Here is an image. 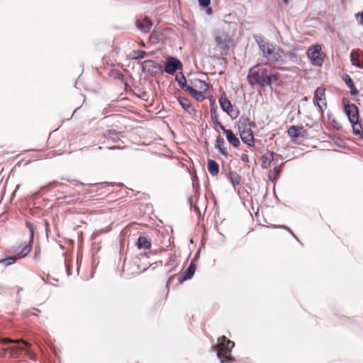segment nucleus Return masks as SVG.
Instances as JSON below:
<instances>
[{
    "label": "nucleus",
    "instance_id": "obj_18",
    "mask_svg": "<svg viewBox=\"0 0 363 363\" xmlns=\"http://www.w3.org/2000/svg\"><path fill=\"white\" fill-rule=\"evenodd\" d=\"M196 271V265L194 263H191L186 270L184 272L182 277L179 278V282L182 283L184 281L189 280L192 278Z\"/></svg>",
    "mask_w": 363,
    "mask_h": 363
},
{
    "label": "nucleus",
    "instance_id": "obj_7",
    "mask_svg": "<svg viewBox=\"0 0 363 363\" xmlns=\"http://www.w3.org/2000/svg\"><path fill=\"white\" fill-rule=\"evenodd\" d=\"M182 69V63L179 60L174 57H169L167 58L165 62V66L163 69V72L169 74L173 75L177 70Z\"/></svg>",
    "mask_w": 363,
    "mask_h": 363
},
{
    "label": "nucleus",
    "instance_id": "obj_46",
    "mask_svg": "<svg viewBox=\"0 0 363 363\" xmlns=\"http://www.w3.org/2000/svg\"><path fill=\"white\" fill-rule=\"evenodd\" d=\"M11 349L13 350H23L22 347H18L17 346L13 347Z\"/></svg>",
    "mask_w": 363,
    "mask_h": 363
},
{
    "label": "nucleus",
    "instance_id": "obj_19",
    "mask_svg": "<svg viewBox=\"0 0 363 363\" xmlns=\"http://www.w3.org/2000/svg\"><path fill=\"white\" fill-rule=\"evenodd\" d=\"M186 92L191 94L197 101L201 102L205 99L203 91L196 90L194 87L186 88Z\"/></svg>",
    "mask_w": 363,
    "mask_h": 363
},
{
    "label": "nucleus",
    "instance_id": "obj_12",
    "mask_svg": "<svg viewBox=\"0 0 363 363\" xmlns=\"http://www.w3.org/2000/svg\"><path fill=\"white\" fill-rule=\"evenodd\" d=\"M135 26L142 33H147L150 32L152 23L148 17H145L141 20L138 19L135 21Z\"/></svg>",
    "mask_w": 363,
    "mask_h": 363
},
{
    "label": "nucleus",
    "instance_id": "obj_47",
    "mask_svg": "<svg viewBox=\"0 0 363 363\" xmlns=\"http://www.w3.org/2000/svg\"><path fill=\"white\" fill-rule=\"evenodd\" d=\"M360 16H361L360 23L363 25V12L361 13Z\"/></svg>",
    "mask_w": 363,
    "mask_h": 363
},
{
    "label": "nucleus",
    "instance_id": "obj_31",
    "mask_svg": "<svg viewBox=\"0 0 363 363\" xmlns=\"http://www.w3.org/2000/svg\"><path fill=\"white\" fill-rule=\"evenodd\" d=\"M355 55H356V52L354 50H352L351 52L352 64L358 68H361L362 64L360 63L359 58L357 57H356Z\"/></svg>",
    "mask_w": 363,
    "mask_h": 363
},
{
    "label": "nucleus",
    "instance_id": "obj_45",
    "mask_svg": "<svg viewBox=\"0 0 363 363\" xmlns=\"http://www.w3.org/2000/svg\"><path fill=\"white\" fill-rule=\"evenodd\" d=\"M18 342H21L25 346H28V343L25 341L19 340Z\"/></svg>",
    "mask_w": 363,
    "mask_h": 363
},
{
    "label": "nucleus",
    "instance_id": "obj_36",
    "mask_svg": "<svg viewBox=\"0 0 363 363\" xmlns=\"http://www.w3.org/2000/svg\"><path fill=\"white\" fill-rule=\"evenodd\" d=\"M199 4L203 8H207L211 3V0H198Z\"/></svg>",
    "mask_w": 363,
    "mask_h": 363
},
{
    "label": "nucleus",
    "instance_id": "obj_11",
    "mask_svg": "<svg viewBox=\"0 0 363 363\" xmlns=\"http://www.w3.org/2000/svg\"><path fill=\"white\" fill-rule=\"evenodd\" d=\"M288 135L292 138H304L307 135V131L303 126H291L287 130Z\"/></svg>",
    "mask_w": 363,
    "mask_h": 363
},
{
    "label": "nucleus",
    "instance_id": "obj_22",
    "mask_svg": "<svg viewBox=\"0 0 363 363\" xmlns=\"http://www.w3.org/2000/svg\"><path fill=\"white\" fill-rule=\"evenodd\" d=\"M208 171L212 176H216L219 172L218 164L212 159H208L207 162Z\"/></svg>",
    "mask_w": 363,
    "mask_h": 363
},
{
    "label": "nucleus",
    "instance_id": "obj_15",
    "mask_svg": "<svg viewBox=\"0 0 363 363\" xmlns=\"http://www.w3.org/2000/svg\"><path fill=\"white\" fill-rule=\"evenodd\" d=\"M178 101L182 107L189 114L192 115L196 113L195 108L193 107L191 103L187 98L179 97Z\"/></svg>",
    "mask_w": 363,
    "mask_h": 363
},
{
    "label": "nucleus",
    "instance_id": "obj_30",
    "mask_svg": "<svg viewBox=\"0 0 363 363\" xmlns=\"http://www.w3.org/2000/svg\"><path fill=\"white\" fill-rule=\"evenodd\" d=\"M31 248V242H29V243L26 245L18 252V256L20 257H25L30 252Z\"/></svg>",
    "mask_w": 363,
    "mask_h": 363
},
{
    "label": "nucleus",
    "instance_id": "obj_28",
    "mask_svg": "<svg viewBox=\"0 0 363 363\" xmlns=\"http://www.w3.org/2000/svg\"><path fill=\"white\" fill-rule=\"evenodd\" d=\"M284 163H281V165L274 167L273 169H270L268 173V179L269 180L274 182L277 180L278 175L281 172V166Z\"/></svg>",
    "mask_w": 363,
    "mask_h": 363
},
{
    "label": "nucleus",
    "instance_id": "obj_40",
    "mask_svg": "<svg viewBox=\"0 0 363 363\" xmlns=\"http://www.w3.org/2000/svg\"><path fill=\"white\" fill-rule=\"evenodd\" d=\"M118 133L117 130L115 129H109L107 130V134L109 135H114Z\"/></svg>",
    "mask_w": 363,
    "mask_h": 363
},
{
    "label": "nucleus",
    "instance_id": "obj_49",
    "mask_svg": "<svg viewBox=\"0 0 363 363\" xmlns=\"http://www.w3.org/2000/svg\"><path fill=\"white\" fill-rule=\"evenodd\" d=\"M283 2L285 4H287L289 2V0H282Z\"/></svg>",
    "mask_w": 363,
    "mask_h": 363
},
{
    "label": "nucleus",
    "instance_id": "obj_3",
    "mask_svg": "<svg viewBox=\"0 0 363 363\" xmlns=\"http://www.w3.org/2000/svg\"><path fill=\"white\" fill-rule=\"evenodd\" d=\"M247 77L251 84L256 83L263 87L271 85V80L266 67H258V65L252 67Z\"/></svg>",
    "mask_w": 363,
    "mask_h": 363
},
{
    "label": "nucleus",
    "instance_id": "obj_16",
    "mask_svg": "<svg viewBox=\"0 0 363 363\" xmlns=\"http://www.w3.org/2000/svg\"><path fill=\"white\" fill-rule=\"evenodd\" d=\"M274 153L272 151H267L264 155H263L260 158L261 166L264 169H267L271 162L274 160Z\"/></svg>",
    "mask_w": 363,
    "mask_h": 363
},
{
    "label": "nucleus",
    "instance_id": "obj_9",
    "mask_svg": "<svg viewBox=\"0 0 363 363\" xmlns=\"http://www.w3.org/2000/svg\"><path fill=\"white\" fill-rule=\"evenodd\" d=\"M219 103L222 110L227 113L232 118L238 117V111L234 112L232 104L225 96H221L219 99Z\"/></svg>",
    "mask_w": 363,
    "mask_h": 363
},
{
    "label": "nucleus",
    "instance_id": "obj_29",
    "mask_svg": "<svg viewBox=\"0 0 363 363\" xmlns=\"http://www.w3.org/2000/svg\"><path fill=\"white\" fill-rule=\"evenodd\" d=\"M16 262V257L14 256L8 257L0 259V264H4L5 267L10 266Z\"/></svg>",
    "mask_w": 363,
    "mask_h": 363
},
{
    "label": "nucleus",
    "instance_id": "obj_52",
    "mask_svg": "<svg viewBox=\"0 0 363 363\" xmlns=\"http://www.w3.org/2000/svg\"><path fill=\"white\" fill-rule=\"evenodd\" d=\"M34 311H37V312H39V311H40L39 310L35 309V308L34 309Z\"/></svg>",
    "mask_w": 363,
    "mask_h": 363
},
{
    "label": "nucleus",
    "instance_id": "obj_14",
    "mask_svg": "<svg viewBox=\"0 0 363 363\" xmlns=\"http://www.w3.org/2000/svg\"><path fill=\"white\" fill-rule=\"evenodd\" d=\"M240 135L243 143L249 147L254 145V135L252 130L240 131Z\"/></svg>",
    "mask_w": 363,
    "mask_h": 363
},
{
    "label": "nucleus",
    "instance_id": "obj_24",
    "mask_svg": "<svg viewBox=\"0 0 363 363\" xmlns=\"http://www.w3.org/2000/svg\"><path fill=\"white\" fill-rule=\"evenodd\" d=\"M175 80L178 83L179 87L186 91V88H190L191 86L186 84V78L182 72H179L175 77Z\"/></svg>",
    "mask_w": 363,
    "mask_h": 363
},
{
    "label": "nucleus",
    "instance_id": "obj_13",
    "mask_svg": "<svg viewBox=\"0 0 363 363\" xmlns=\"http://www.w3.org/2000/svg\"><path fill=\"white\" fill-rule=\"evenodd\" d=\"M238 129L240 131L252 130L254 123L250 121V118L246 116H242L238 121Z\"/></svg>",
    "mask_w": 363,
    "mask_h": 363
},
{
    "label": "nucleus",
    "instance_id": "obj_1",
    "mask_svg": "<svg viewBox=\"0 0 363 363\" xmlns=\"http://www.w3.org/2000/svg\"><path fill=\"white\" fill-rule=\"evenodd\" d=\"M262 56L267 60L269 63L281 65L285 62V53L279 46L266 40L261 35L254 36Z\"/></svg>",
    "mask_w": 363,
    "mask_h": 363
},
{
    "label": "nucleus",
    "instance_id": "obj_38",
    "mask_svg": "<svg viewBox=\"0 0 363 363\" xmlns=\"http://www.w3.org/2000/svg\"><path fill=\"white\" fill-rule=\"evenodd\" d=\"M269 78L270 79L271 83H272L273 81H277L278 79V74H269Z\"/></svg>",
    "mask_w": 363,
    "mask_h": 363
},
{
    "label": "nucleus",
    "instance_id": "obj_39",
    "mask_svg": "<svg viewBox=\"0 0 363 363\" xmlns=\"http://www.w3.org/2000/svg\"><path fill=\"white\" fill-rule=\"evenodd\" d=\"M241 160L244 162H249L248 155L247 154H242Z\"/></svg>",
    "mask_w": 363,
    "mask_h": 363
},
{
    "label": "nucleus",
    "instance_id": "obj_34",
    "mask_svg": "<svg viewBox=\"0 0 363 363\" xmlns=\"http://www.w3.org/2000/svg\"><path fill=\"white\" fill-rule=\"evenodd\" d=\"M211 120L214 123H219L218 118L216 114V111L213 108H211Z\"/></svg>",
    "mask_w": 363,
    "mask_h": 363
},
{
    "label": "nucleus",
    "instance_id": "obj_26",
    "mask_svg": "<svg viewBox=\"0 0 363 363\" xmlns=\"http://www.w3.org/2000/svg\"><path fill=\"white\" fill-rule=\"evenodd\" d=\"M352 125V130L354 135L359 136L360 139L363 138V130H362V126L360 123L359 121H357V122H351L350 123Z\"/></svg>",
    "mask_w": 363,
    "mask_h": 363
},
{
    "label": "nucleus",
    "instance_id": "obj_23",
    "mask_svg": "<svg viewBox=\"0 0 363 363\" xmlns=\"http://www.w3.org/2000/svg\"><path fill=\"white\" fill-rule=\"evenodd\" d=\"M190 83L194 87L198 88L199 91L207 92L208 90V84L201 79H196L194 82L191 81Z\"/></svg>",
    "mask_w": 363,
    "mask_h": 363
},
{
    "label": "nucleus",
    "instance_id": "obj_27",
    "mask_svg": "<svg viewBox=\"0 0 363 363\" xmlns=\"http://www.w3.org/2000/svg\"><path fill=\"white\" fill-rule=\"evenodd\" d=\"M226 139L228 142L235 147H238L240 144L239 138L234 134L232 130H230L229 133H227Z\"/></svg>",
    "mask_w": 363,
    "mask_h": 363
},
{
    "label": "nucleus",
    "instance_id": "obj_21",
    "mask_svg": "<svg viewBox=\"0 0 363 363\" xmlns=\"http://www.w3.org/2000/svg\"><path fill=\"white\" fill-rule=\"evenodd\" d=\"M137 246L140 250H148L151 247V242L147 238L140 235L138 238Z\"/></svg>",
    "mask_w": 363,
    "mask_h": 363
},
{
    "label": "nucleus",
    "instance_id": "obj_35",
    "mask_svg": "<svg viewBox=\"0 0 363 363\" xmlns=\"http://www.w3.org/2000/svg\"><path fill=\"white\" fill-rule=\"evenodd\" d=\"M274 228H284V229H286L291 235L298 242L301 244V242H300V240H298V238L296 236V235L293 233V231L288 227L285 226V225H274Z\"/></svg>",
    "mask_w": 363,
    "mask_h": 363
},
{
    "label": "nucleus",
    "instance_id": "obj_8",
    "mask_svg": "<svg viewBox=\"0 0 363 363\" xmlns=\"http://www.w3.org/2000/svg\"><path fill=\"white\" fill-rule=\"evenodd\" d=\"M314 103L318 106L320 112H323L326 108V99L325 96V89L318 87L315 91Z\"/></svg>",
    "mask_w": 363,
    "mask_h": 363
},
{
    "label": "nucleus",
    "instance_id": "obj_48",
    "mask_svg": "<svg viewBox=\"0 0 363 363\" xmlns=\"http://www.w3.org/2000/svg\"><path fill=\"white\" fill-rule=\"evenodd\" d=\"M189 203H190L191 206L192 207V206H193V199H192V198H190V199H189Z\"/></svg>",
    "mask_w": 363,
    "mask_h": 363
},
{
    "label": "nucleus",
    "instance_id": "obj_50",
    "mask_svg": "<svg viewBox=\"0 0 363 363\" xmlns=\"http://www.w3.org/2000/svg\"><path fill=\"white\" fill-rule=\"evenodd\" d=\"M197 193H198V191H197V190H196V191H195V196H197Z\"/></svg>",
    "mask_w": 363,
    "mask_h": 363
},
{
    "label": "nucleus",
    "instance_id": "obj_44",
    "mask_svg": "<svg viewBox=\"0 0 363 363\" xmlns=\"http://www.w3.org/2000/svg\"><path fill=\"white\" fill-rule=\"evenodd\" d=\"M12 342V340H11L10 339H4V340H3V342L4 344H7V343H9V342Z\"/></svg>",
    "mask_w": 363,
    "mask_h": 363
},
{
    "label": "nucleus",
    "instance_id": "obj_2",
    "mask_svg": "<svg viewBox=\"0 0 363 363\" xmlns=\"http://www.w3.org/2000/svg\"><path fill=\"white\" fill-rule=\"evenodd\" d=\"M234 346L235 343L228 340L225 336H222L218 339L217 345L213 346V349L217 352V357L220 360V363L235 361L233 357L228 355Z\"/></svg>",
    "mask_w": 363,
    "mask_h": 363
},
{
    "label": "nucleus",
    "instance_id": "obj_32",
    "mask_svg": "<svg viewBox=\"0 0 363 363\" xmlns=\"http://www.w3.org/2000/svg\"><path fill=\"white\" fill-rule=\"evenodd\" d=\"M146 52L142 50H134L133 52V58L140 60L145 57Z\"/></svg>",
    "mask_w": 363,
    "mask_h": 363
},
{
    "label": "nucleus",
    "instance_id": "obj_6",
    "mask_svg": "<svg viewBox=\"0 0 363 363\" xmlns=\"http://www.w3.org/2000/svg\"><path fill=\"white\" fill-rule=\"evenodd\" d=\"M142 71L151 74L163 72V67L157 62L152 60H147L141 63Z\"/></svg>",
    "mask_w": 363,
    "mask_h": 363
},
{
    "label": "nucleus",
    "instance_id": "obj_20",
    "mask_svg": "<svg viewBox=\"0 0 363 363\" xmlns=\"http://www.w3.org/2000/svg\"><path fill=\"white\" fill-rule=\"evenodd\" d=\"M225 141L223 138L218 136L216 138L215 148L218 149L219 152L225 157H228V153L226 149L224 147Z\"/></svg>",
    "mask_w": 363,
    "mask_h": 363
},
{
    "label": "nucleus",
    "instance_id": "obj_4",
    "mask_svg": "<svg viewBox=\"0 0 363 363\" xmlns=\"http://www.w3.org/2000/svg\"><path fill=\"white\" fill-rule=\"evenodd\" d=\"M215 41L216 43V49L219 51L220 55L228 54L231 39L224 31H218L216 33Z\"/></svg>",
    "mask_w": 363,
    "mask_h": 363
},
{
    "label": "nucleus",
    "instance_id": "obj_5",
    "mask_svg": "<svg viewBox=\"0 0 363 363\" xmlns=\"http://www.w3.org/2000/svg\"><path fill=\"white\" fill-rule=\"evenodd\" d=\"M321 49L320 45H315L308 50V56L313 65L321 66L323 62L325 55L321 52Z\"/></svg>",
    "mask_w": 363,
    "mask_h": 363
},
{
    "label": "nucleus",
    "instance_id": "obj_33",
    "mask_svg": "<svg viewBox=\"0 0 363 363\" xmlns=\"http://www.w3.org/2000/svg\"><path fill=\"white\" fill-rule=\"evenodd\" d=\"M26 227L28 228L30 231V242H33V235H34V228L31 223L26 222Z\"/></svg>",
    "mask_w": 363,
    "mask_h": 363
},
{
    "label": "nucleus",
    "instance_id": "obj_42",
    "mask_svg": "<svg viewBox=\"0 0 363 363\" xmlns=\"http://www.w3.org/2000/svg\"><path fill=\"white\" fill-rule=\"evenodd\" d=\"M194 211H196V212H197V213H198V214L201 215V211H200V210H199V208L198 207V206H197V204H196V203H195V204L194 205Z\"/></svg>",
    "mask_w": 363,
    "mask_h": 363
},
{
    "label": "nucleus",
    "instance_id": "obj_41",
    "mask_svg": "<svg viewBox=\"0 0 363 363\" xmlns=\"http://www.w3.org/2000/svg\"><path fill=\"white\" fill-rule=\"evenodd\" d=\"M115 78H117V79H122L123 77V74H121L120 72H116V73H113V75Z\"/></svg>",
    "mask_w": 363,
    "mask_h": 363
},
{
    "label": "nucleus",
    "instance_id": "obj_51",
    "mask_svg": "<svg viewBox=\"0 0 363 363\" xmlns=\"http://www.w3.org/2000/svg\"><path fill=\"white\" fill-rule=\"evenodd\" d=\"M208 13H211V9H208Z\"/></svg>",
    "mask_w": 363,
    "mask_h": 363
},
{
    "label": "nucleus",
    "instance_id": "obj_17",
    "mask_svg": "<svg viewBox=\"0 0 363 363\" xmlns=\"http://www.w3.org/2000/svg\"><path fill=\"white\" fill-rule=\"evenodd\" d=\"M342 79L345 82L347 86L350 89V94L352 96H357L359 93L357 89H356L352 79L347 74H344L342 75Z\"/></svg>",
    "mask_w": 363,
    "mask_h": 363
},
{
    "label": "nucleus",
    "instance_id": "obj_43",
    "mask_svg": "<svg viewBox=\"0 0 363 363\" xmlns=\"http://www.w3.org/2000/svg\"><path fill=\"white\" fill-rule=\"evenodd\" d=\"M52 185H53V183H50L48 186L42 187L41 191L45 189L48 187H51Z\"/></svg>",
    "mask_w": 363,
    "mask_h": 363
},
{
    "label": "nucleus",
    "instance_id": "obj_37",
    "mask_svg": "<svg viewBox=\"0 0 363 363\" xmlns=\"http://www.w3.org/2000/svg\"><path fill=\"white\" fill-rule=\"evenodd\" d=\"M219 125L220 128L223 131V133L226 135L227 133H229L231 130L226 129L224 125H223L220 122L219 123H216Z\"/></svg>",
    "mask_w": 363,
    "mask_h": 363
},
{
    "label": "nucleus",
    "instance_id": "obj_10",
    "mask_svg": "<svg viewBox=\"0 0 363 363\" xmlns=\"http://www.w3.org/2000/svg\"><path fill=\"white\" fill-rule=\"evenodd\" d=\"M344 109L350 123L359 121V110L356 105L354 104H345Z\"/></svg>",
    "mask_w": 363,
    "mask_h": 363
},
{
    "label": "nucleus",
    "instance_id": "obj_25",
    "mask_svg": "<svg viewBox=\"0 0 363 363\" xmlns=\"http://www.w3.org/2000/svg\"><path fill=\"white\" fill-rule=\"evenodd\" d=\"M228 179L235 189V186L240 184L241 177L236 172H230L228 174Z\"/></svg>",
    "mask_w": 363,
    "mask_h": 363
}]
</instances>
